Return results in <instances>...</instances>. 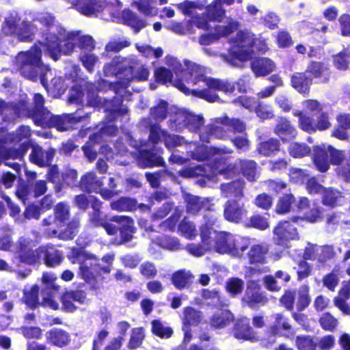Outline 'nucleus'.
I'll use <instances>...</instances> for the list:
<instances>
[{
  "mask_svg": "<svg viewBox=\"0 0 350 350\" xmlns=\"http://www.w3.org/2000/svg\"><path fill=\"white\" fill-rule=\"evenodd\" d=\"M45 336L46 341L49 344L57 347L66 346L70 340V335L68 332L57 328L48 331Z\"/></svg>",
  "mask_w": 350,
  "mask_h": 350,
  "instance_id": "23",
  "label": "nucleus"
},
{
  "mask_svg": "<svg viewBox=\"0 0 350 350\" xmlns=\"http://www.w3.org/2000/svg\"><path fill=\"white\" fill-rule=\"evenodd\" d=\"M317 252L319 255L318 261L319 262H326L332 258L335 254L333 247L329 245L319 246V248H317Z\"/></svg>",
  "mask_w": 350,
  "mask_h": 350,
  "instance_id": "63",
  "label": "nucleus"
},
{
  "mask_svg": "<svg viewBox=\"0 0 350 350\" xmlns=\"http://www.w3.org/2000/svg\"><path fill=\"white\" fill-rule=\"evenodd\" d=\"M251 68L256 76H265L275 68L274 63L267 58H259L254 60Z\"/></svg>",
  "mask_w": 350,
  "mask_h": 350,
  "instance_id": "27",
  "label": "nucleus"
},
{
  "mask_svg": "<svg viewBox=\"0 0 350 350\" xmlns=\"http://www.w3.org/2000/svg\"><path fill=\"white\" fill-rule=\"evenodd\" d=\"M111 207L113 210L117 211H129L135 210L137 205L136 201L133 199L121 198L118 200L111 202Z\"/></svg>",
  "mask_w": 350,
  "mask_h": 350,
  "instance_id": "40",
  "label": "nucleus"
},
{
  "mask_svg": "<svg viewBox=\"0 0 350 350\" xmlns=\"http://www.w3.org/2000/svg\"><path fill=\"white\" fill-rule=\"evenodd\" d=\"M208 231L213 243V250L218 253L240 257L249 247L250 242L246 238L226 232H217L211 226Z\"/></svg>",
  "mask_w": 350,
  "mask_h": 350,
  "instance_id": "6",
  "label": "nucleus"
},
{
  "mask_svg": "<svg viewBox=\"0 0 350 350\" xmlns=\"http://www.w3.org/2000/svg\"><path fill=\"white\" fill-rule=\"evenodd\" d=\"M55 154V152L52 149L44 150L38 146L32 147L30 154L31 161L39 166H45L50 164Z\"/></svg>",
  "mask_w": 350,
  "mask_h": 350,
  "instance_id": "21",
  "label": "nucleus"
},
{
  "mask_svg": "<svg viewBox=\"0 0 350 350\" xmlns=\"http://www.w3.org/2000/svg\"><path fill=\"white\" fill-rule=\"evenodd\" d=\"M338 282V274L334 271L325 275L323 278V285L332 291H334Z\"/></svg>",
  "mask_w": 350,
  "mask_h": 350,
  "instance_id": "64",
  "label": "nucleus"
},
{
  "mask_svg": "<svg viewBox=\"0 0 350 350\" xmlns=\"http://www.w3.org/2000/svg\"><path fill=\"white\" fill-rule=\"evenodd\" d=\"M54 211V217L49 216L42 221L44 226L49 227L46 233L50 236L56 235L57 228L62 226L68 219L70 215L68 206L62 202L57 204Z\"/></svg>",
  "mask_w": 350,
  "mask_h": 350,
  "instance_id": "12",
  "label": "nucleus"
},
{
  "mask_svg": "<svg viewBox=\"0 0 350 350\" xmlns=\"http://www.w3.org/2000/svg\"><path fill=\"white\" fill-rule=\"evenodd\" d=\"M39 286L33 285L29 291L24 293V301L31 308H35L38 305Z\"/></svg>",
  "mask_w": 350,
  "mask_h": 350,
  "instance_id": "52",
  "label": "nucleus"
},
{
  "mask_svg": "<svg viewBox=\"0 0 350 350\" xmlns=\"http://www.w3.org/2000/svg\"><path fill=\"white\" fill-rule=\"evenodd\" d=\"M238 168H241L243 175L249 180H254L256 176V163L253 161H239L237 164L234 165H228L225 167V163L222 167L220 166H216L214 169V172H219V174H225L227 172L232 171L234 169L238 170Z\"/></svg>",
  "mask_w": 350,
  "mask_h": 350,
  "instance_id": "17",
  "label": "nucleus"
},
{
  "mask_svg": "<svg viewBox=\"0 0 350 350\" xmlns=\"http://www.w3.org/2000/svg\"><path fill=\"white\" fill-rule=\"evenodd\" d=\"M224 126L229 127V129L234 132L241 133L245 129V124L239 120H226L224 126H213L209 129L211 135L217 138H223L226 136L224 131Z\"/></svg>",
  "mask_w": 350,
  "mask_h": 350,
  "instance_id": "22",
  "label": "nucleus"
},
{
  "mask_svg": "<svg viewBox=\"0 0 350 350\" xmlns=\"http://www.w3.org/2000/svg\"><path fill=\"white\" fill-rule=\"evenodd\" d=\"M79 59L83 66L90 72H92L94 71V65L98 61V57L94 54L84 51L81 53Z\"/></svg>",
  "mask_w": 350,
  "mask_h": 350,
  "instance_id": "47",
  "label": "nucleus"
},
{
  "mask_svg": "<svg viewBox=\"0 0 350 350\" xmlns=\"http://www.w3.org/2000/svg\"><path fill=\"white\" fill-rule=\"evenodd\" d=\"M319 323L323 329L327 331H333L338 325V320L330 313H325L319 319Z\"/></svg>",
  "mask_w": 350,
  "mask_h": 350,
  "instance_id": "56",
  "label": "nucleus"
},
{
  "mask_svg": "<svg viewBox=\"0 0 350 350\" xmlns=\"http://www.w3.org/2000/svg\"><path fill=\"white\" fill-rule=\"evenodd\" d=\"M167 103L161 100L157 106L151 109L150 116L156 121H162L166 117Z\"/></svg>",
  "mask_w": 350,
  "mask_h": 350,
  "instance_id": "49",
  "label": "nucleus"
},
{
  "mask_svg": "<svg viewBox=\"0 0 350 350\" xmlns=\"http://www.w3.org/2000/svg\"><path fill=\"white\" fill-rule=\"evenodd\" d=\"M258 286V284L254 280H250L247 282L243 301L250 307H254L258 304H264L267 302V298L256 290Z\"/></svg>",
  "mask_w": 350,
  "mask_h": 350,
  "instance_id": "20",
  "label": "nucleus"
},
{
  "mask_svg": "<svg viewBox=\"0 0 350 350\" xmlns=\"http://www.w3.org/2000/svg\"><path fill=\"white\" fill-rule=\"evenodd\" d=\"M144 338V333L142 328H135L132 331L130 340L128 344L129 349H135L139 347Z\"/></svg>",
  "mask_w": 350,
  "mask_h": 350,
  "instance_id": "60",
  "label": "nucleus"
},
{
  "mask_svg": "<svg viewBox=\"0 0 350 350\" xmlns=\"http://www.w3.org/2000/svg\"><path fill=\"white\" fill-rule=\"evenodd\" d=\"M267 252L268 247L265 245H253L248 252L250 262L251 263H265Z\"/></svg>",
  "mask_w": 350,
  "mask_h": 350,
  "instance_id": "30",
  "label": "nucleus"
},
{
  "mask_svg": "<svg viewBox=\"0 0 350 350\" xmlns=\"http://www.w3.org/2000/svg\"><path fill=\"white\" fill-rule=\"evenodd\" d=\"M150 139L154 144L161 139L163 140L166 147L169 149L182 144L184 141L183 138L179 136L167 134L157 125L150 126Z\"/></svg>",
  "mask_w": 350,
  "mask_h": 350,
  "instance_id": "15",
  "label": "nucleus"
},
{
  "mask_svg": "<svg viewBox=\"0 0 350 350\" xmlns=\"http://www.w3.org/2000/svg\"><path fill=\"white\" fill-rule=\"evenodd\" d=\"M244 282L238 278H232L226 282V290L232 295L240 294L243 288Z\"/></svg>",
  "mask_w": 350,
  "mask_h": 350,
  "instance_id": "55",
  "label": "nucleus"
},
{
  "mask_svg": "<svg viewBox=\"0 0 350 350\" xmlns=\"http://www.w3.org/2000/svg\"><path fill=\"white\" fill-rule=\"evenodd\" d=\"M187 211L191 213H196L200 211L202 206V202L197 196L187 195L185 197Z\"/></svg>",
  "mask_w": 350,
  "mask_h": 350,
  "instance_id": "62",
  "label": "nucleus"
},
{
  "mask_svg": "<svg viewBox=\"0 0 350 350\" xmlns=\"http://www.w3.org/2000/svg\"><path fill=\"white\" fill-rule=\"evenodd\" d=\"M350 53L343 51L333 57L334 66L339 70H347L349 66Z\"/></svg>",
  "mask_w": 350,
  "mask_h": 350,
  "instance_id": "50",
  "label": "nucleus"
},
{
  "mask_svg": "<svg viewBox=\"0 0 350 350\" xmlns=\"http://www.w3.org/2000/svg\"><path fill=\"white\" fill-rule=\"evenodd\" d=\"M243 182L240 180L222 184L221 186V193L225 198L230 197H242L243 196Z\"/></svg>",
  "mask_w": 350,
  "mask_h": 350,
  "instance_id": "29",
  "label": "nucleus"
},
{
  "mask_svg": "<svg viewBox=\"0 0 350 350\" xmlns=\"http://www.w3.org/2000/svg\"><path fill=\"white\" fill-rule=\"evenodd\" d=\"M42 115H36L35 123L43 127H55L59 131H66L73 128V126L81 120L80 116L73 114H65L62 116H53L48 110H44Z\"/></svg>",
  "mask_w": 350,
  "mask_h": 350,
  "instance_id": "9",
  "label": "nucleus"
},
{
  "mask_svg": "<svg viewBox=\"0 0 350 350\" xmlns=\"http://www.w3.org/2000/svg\"><path fill=\"white\" fill-rule=\"evenodd\" d=\"M81 187L88 191L98 192L102 186V183L97 180L94 173H88L81 180Z\"/></svg>",
  "mask_w": 350,
  "mask_h": 350,
  "instance_id": "37",
  "label": "nucleus"
},
{
  "mask_svg": "<svg viewBox=\"0 0 350 350\" xmlns=\"http://www.w3.org/2000/svg\"><path fill=\"white\" fill-rule=\"evenodd\" d=\"M166 64L172 68L177 77L180 73L182 78H184L188 85L202 82L211 89L217 90L226 93L232 92L235 89L234 85L227 81L204 76L202 69L194 63L186 61L184 66H183L176 58L167 56L166 57Z\"/></svg>",
  "mask_w": 350,
  "mask_h": 350,
  "instance_id": "3",
  "label": "nucleus"
},
{
  "mask_svg": "<svg viewBox=\"0 0 350 350\" xmlns=\"http://www.w3.org/2000/svg\"><path fill=\"white\" fill-rule=\"evenodd\" d=\"M232 150L230 149L224 150V149H217L215 148H208L207 146H199L196 148L195 151L193 152V158L198 161H204L208 158L213 157V161L215 162L213 166L208 165V170H205L203 166L199 165L198 166L195 174L196 175H201L207 177H211V174H209V171H212L213 175H216L219 174V172H214V169L216 166L223 167L224 163H221V161L224 159H226V154L232 153Z\"/></svg>",
  "mask_w": 350,
  "mask_h": 350,
  "instance_id": "7",
  "label": "nucleus"
},
{
  "mask_svg": "<svg viewBox=\"0 0 350 350\" xmlns=\"http://www.w3.org/2000/svg\"><path fill=\"white\" fill-rule=\"evenodd\" d=\"M122 18L124 22L137 32L146 26V23L139 19L135 14L130 10H124L122 12Z\"/></svg>",
  "mask_w": 350,
  "mask_h": 350,
  "instance_id": "42",
  "label": "nucleus"
},
{
  "mask_svg": "<svg viewBox=\"0 0 350 350\" xmlns=\"http://www.w3.org/2000/svg\"><path fill=\"white\" fill-rule=\"evenodd\" d=\"M31 135V130L29 126H23L15 132L9 134V139L13 142H20L23 139H28Z\"/></svg>",
  "mask_w": 350,
  "mask_h": 350,
  "instance_id": "58",
  "label": "nucleus"
},
{
  "mask_svg": "<svg viewBox=\"0 0 350 350\" xmlns=\"http://www.w3.org/2000/svg\"><path fill=\"white\" fill-rule=\"evenodd\" d=\"M110 221L118 223L120 225V234L123 242H126L132 239L134 232L133 220L127 216H113Z\"/></svg>",
  "mask_w": 350,
  "mask_h": 350,
  "instance_id": "24",
  "label": "nucleus"
},
{
  "mask_svg": "<svg viewBox=\"0 0 350 350\" xmlns=\"http://www.w3.org/2000/svg\"><path fill=\"white\" fill-rule=\"evenodd\" d=\"M163 160L161 157L157 155L152 152L143 150L140 152L139 165L142 167H151L154 165H161Z\"/></svg>",
  "mask_w": 350,
  "mask_h": 350,
  "instance_id": "33",
  "label": "nucleus"
},
{
  "mask_svg": "<svg viewBox=\"0 0 350 350\" xmlns=\"http://www.w3.org/2000/svg\"><path fill=\"white\" fill-rule=\"evenodd\" d=\"M297 237L296 228L288 221L280 222L274 230V239L278 244H284L285 242L296 239Z\"/></svg>",
  "mask_w": 350,
  "mask_h": 350,
  "instance_id": "18",
  "label": "nucleus"
},
{
  "mask_svg": "<svg viewBox=\"0 0 350 350\" xmlns=\"http://www.w3.org/2000/svg\"><path fill=\"white\" fill-rule=\"evenodd\" d=\"M279 148V142L277 139H270L269 141L261 143L258 148L260 154L269 156L278 150Z\"/></svg>",
  "mask_w": 350,
  "mask_h": 350,
  "instance_id": "57",
  "label": "nucleus"
},
{
  "mask_svg": "<svg viewBox=\"0 0 350 350\" xmlns=\"http://www.w3.org/2000/svg\"><path fill=\"white\" fill-rule=\"evenodd\" d=\"M314 152V165L321 172L327 171L330 163L339 165L345 158L342 151L325 144L315 146Z\"/></svg>",
  "mask_w": 350,
  "mask_h": 350,
  "instance_id": "10",
  "label": "nucleus"
},
{
  "mask_svg": "<svg viewBox=\"0 0 350 350\" xmlns=\"http://www.w3.org/2000/svg\"><path fill=\"white\" fill-rule=\"evenodd\" d=\"M294 197L291 194L282 196L276 206V212L280 214L286 213L290 211L291 205L294 202Z\"/></svg>",
  "mask_w": 350,
  "mask_h": 350,
  "instance_id": "59",
  "label": "nucleus"
},
{
  "mask_svg": "<svg viewBox=\"0 0 350 350\" xmlns=\"http://www.w3.org/2000/svg\"><path fill=\"white\" fill-rule=\"evenodd\" d=\"M44 258L45 263L48 266L54 267L60 264L62 255L59 251L53 247L44 248Z\"/></svg>",
  "mask_w": 350,
  "mask_h": 350,
  "instance_id": "44",
  "label": "nucleus"
},
{
  "mask_svg": "<svg viewBox=\"0 0 350 350\" xmlns=\"http://www.w3.org/2000/svg\"><path fill=\"white\" fill-rule=\"evenodd\" d=\"M44 38L39 43V45L36 44L29 51L19 53L16 58V65L21 75L31 80H36L39 75L44 86L46 85V76L49 72V69L41 62L40 47H44L46 51L50 54L44 44ZM49 55L51 56V55Z\"/></svg>",
  "mask_w": 350,
  "mask_h": 350,
  "instance_id": "4",
  "label": "nucleus"
},
{
  "mask_svg": "<svg viewBox=\"0 0 350 350\" xmlns=\"http://www.w3.org/2000/svg\"><path fill=\"white\" fill-rule=\"evenodd\" d=\"M234 335L238 339L254 341L256 340V334L248 322L241 320L236 324Z\"/></svg>",
  "mask_w": 350,
  "mask_h": 350,
  "instance_id": "28",
  "label": "nucleus"
},
{
  "mask_svg": "<svg viewBox=\"0 0 350 350\" xmlns=\"http://www.w3.org/2000/svg\"><path fill=\"white\" fill-rule=\"evenodd\" d=\"M135 3L138 10L146 15H153L157 13L156 3L153 0H138Z\"/></svg>",
  "mask_w": 350,
  "mask_h": 350,
  "instance_id": "54",
  "label": "nucleus"
},
{
  "mask_svg": "<svg viewBox=\"0 0 350 350\" xmlns=\"http://www.w3.org/2000/svg\"><path fill=\"white\" fill-rule=\"evenodd\" d=\"M343 200V197L340 193L332 189H324L323 202L325 205L334 207Z\"/></svg>",
  "mask_w": 350,
  "mask_h": 350,
  "instance_id": "41",
  "label": "nucleus"
},
{
  "mask_svg": "<svg viewBox=\"0 0 350 350\" xmlns=\"http://www.w3.org/2000/svg\"><path fill=\"white\" fill-rule=\"evenodd\" d=\"M234 319V315L228 310L216 311L210 319L211 325L215 328H223Z\"/></svg>",
  "mask_w": 350,
  "mask_h": 350,
  "instance_id": "26",
  "label": "nucleus"
},
{
  "mask_svg": "<svg viewBox=\"0 0 350 350\" xmlns=\"http://www.w3.org/2000/svg\"><path fill=\"white\" fill-rule=\"evenodd\" d=\"M224 215L228 221L239 223L246 217L247 211L243 204H240L234 200H229L225 204Z\"/></svg>",
  "mask_w": 350,
  "mask_h": 350,
  "instance_id": "19",
  "label": "nucleus"
},
{
  "mask_svg": "<svg viewBox=\"0 0 350 350\" xmlns=\"http://www.w3.org/2000/svg\"><path fill=\"white\" fill-rule=\"evenodd\" d=\"M193 278V276L190 271H178L173 274L172 282L177 288L182 289L189 285Z\"/></svg>",
  "mask_w": 350,
  "mask_h": 350,
  "instance_id": "35",
  "label": "nucleus"
},
{
  "mask_svg": "<svg viewBox=\"0 0 350 350\" xmlns=\"http://www.w3.org/2000/svg\"><path fill=\"white\" fill-rule=\"evenodd\" d=\"M310 303L309 286L308 285H303L298 291L297 308L299 310H302L308 307Z\"/></svg>",
  "mask_w": 350,
  "mask_h": 350,
  "instance_id": "48",
  "label": "nucleus"
},
{
  "mask_svg": "<svg viewBox=\"0 0 350 350\" xmlns=\"http://www.w3.org/2000/svg\"><path fill=\"white\" fill-rule=\"evenodd\" d=\"M276 133L283 141H288L294 138L296 135L295 129L286 120H281L275 128Z\"/></svg>",
  "mask_w": 350,
  "mask_h": 350,
  "instance_id": "34",
  "label": "nucleus"
},
{
  "mask_svg": "<svg viewBox=\"0 0 350 350\" xmlns=\"http://www.w3.org/2000/svg\"><path fill=\"white\" fill-rule=\"evenodd\" d=\"M213 216L210 215L206 224H204L201 228V244L191 243L187 245L186 250L191 255L199 257L203 256L206 252L213 250V243L211 241V238L209 237L208 225H213L215 220L213 219Z\"/></svg>",
  "mask_w": 350,
  "mask_h": 350,
  "instance_id": "13",
  "label": "nucleus"
},
{
  "mask_svg": "<svg viewBox=\"0 0 350 350\" xmlns=\"http://www.w3.org/2000/svg\"><path fill=\"white\" fill-rule=\"evenodd\" d=\"M152 332L161 338H169L173 334V329L163 323L160 320H154L151 323Z\"/></svg>",
  "mask_w": 350,
  "mask_h": 350,
  "instance_id": "39",
  "label": "nucleus"
},
{
  "mask_svg": "<svg viewBox=\"0 0 350 350\" xmlns=\"http://www.w3.org/2000/svg\"><path fill=\"white\" fill-rule=\"evenodd\" d=\"M38 27L33 22L23 21L18 26L16 35L22 41H29L32 40L35 33L38 31Z\"/></svg>",
  "mask_w": 350,
  "mask_h": 350,
  "instance_id": "31",
  "label": "nucleus"
},
{
  "mask_svg": "<svg viewBox=\"0 0 350 350\" xmlns=\"http://www.w3.org/2000/svg\"><path fill=\"white\" fill-rule=\"evenodd\" d=\"M178 231L183 237L188 239H194L198 234L196 226L185 219L179 224Z\"/></svg>",
  "mask_w": 350,
  "mask_h": 350,
  "instance_id": "45",
  "label": "nucleus"
},
{
  "mask_svg": "<svg viewBox=\"0 0 350 350\" xmlns=\"http://www.w3.org/2000/svg\"><path fill=\"white\" fill-rule=\"evenodd\" d=\"M187 120H195L196 124H200V118L195 114L185 109H178L174 112L169 121V126L175 131H181L187 127Z\"/></svg>",
  "mask_w": 350,
  "mask_h": 350,
  "instance_id": "16",
  "label": "nucleus"
},
{
  "mask_svg": "<svg viewBox=\"0 0 350 350\" xmlns=\"http://www.w3.org/2000/svg\"><path fill=\"white\" fill-rule=\"evenodd\" d=\"M202 319V315L200 312L190 307H187L184 310V320L186 323L196 325L200 323Z\"/></svg>",
  "mask_w": 350,
  "mask_h": 350,
  "instance_id": "51",
  "label": "nucleus"
},
{
  "mask_svg": "<svg viewBox=\"0 0 350 350\" xmlns=\"http://www.w3.org/2000/svg\"><path fill=\"white\" fill-rule=\"evenodd\" d=\"M292 85L299 92L306 94L309 92V86L312 80L306 77L304 73L297 72L293 75Z\"/></svg>",
  "mask_w": 350,
  "mask_h": 350,
  "instance_id": "32",
  "label": "nucleus"
},
{
  "mask_svg": "<svg viewBox=\"0 0 350 350\" xmlns=\"http://www.w3.org/2000/svg\"><path fill=\"white\" fill-rule=\"evenodd\" d=\"M296 345L299 350H314L317 342L309 336H297Z\"/></svg>",
  "mask_w": 350,
  "mask_h": 350,
  "instance_id": "61",
  "label": "nucleus"
},
{
  "mask_svg": "<svg viewBox=\"0 0 350 350\" xmlns=\"http://www.w3.org/2000/svg\"><path fill=\"white\" fill-rule=\"evenodd\" d=\"M25 107V104H22L20 107H16L12 103H5L3 100H0V113L7 120H12L16 117L24 115Z\"/></svg>",
  "mask_w": 350,
  "mask_h": 350,
  "instance_id": "25",
  "label": "nucleus"
},
{
  "mask_svg": "<svg viewBox=\"0 0 350 350\" xmlns=\"http://www.w3.org/2000/svg\"><path fill=\"white\" fill-rule=\"evenodd\" d=\"M154 75L157 81H159L163 84H167L169 83L187 95L191 94L198 97L204 98L209 102H215L219 99V97L217 95L212 94L208 90H190L189 88L187 87L186 85L182 82V79L178 78L173 79L172 72L165 67L157 68L154 71Z\"/></svg>",
  "mask_w": 350,
  "mask_h": 350,
  "instance_id": "8",
  "label": "nucleus"
},
{
  "mask_svg": "<svg viewBox=\"0 0 350 350\" xmlns=\"http://www.w3.org/2000/svg\"><path fill=\"white\" fill-rule=\"evenodd\" d=\"M291 155L294 157H302L308 155L310 152V149L304 144L293 142L291 144L289 148Z\"/></svg>",
  "mask_w": 350,
  "mask_h": 350,
  "instance_id": "53",
  "label": "nucleus"
},
{
  "mask_svg": "<svg viewBox=\"0 0 350 350\" xmlns=\"http://www.w3.org/2000/svg\"><path fill=\"white\" fill-rule=\"evenodd\" d=\"M229 42L231 46L228 54H221V57L230 66L237 68H243L245 62L252 57L253 46L260 51L267 49L265 40L255 38L254 34L247 29L239 31Z\"/></svg>",
  "mask_w": 350,
  "mask_h": 350,
  "instance_id": "2",
  "label": "nucleus"
},
{
  "mask_svg": "<svg viewBox=\"0 0 350 350\" xmlns=\"http://www.w3.org/2000/svg\"><path fill=\"white\" fill-rule=\"evenodd\" d=\"M21 18L18 13H11L5 18L2 26V31L6 35L16 34L18 29Z\"/></svg>",
  "mask_w": 350,
  "mask_h": 350,
  "instance_id": "36",
  "label": "nucleus"
},
{
  "mask_svg": "<svg viewBox=\"0 0 350 350\" xmlns=\"http://www.w3.org/2000/svg\"><path fill=\"white\" fill-rule=\"evenodd\" d=\"M68 257L72 263L80 265V273L85 280H89L94 277V272L97 270V265H93L92 262L94 258V255L88 254L83 251L74 250Z\"/></svg>",
  "mask_w": 350,
  "mask_h": 350,
  "instance_id": "11",
  "label": "nucleus"
},
{
  "mask_svg": "<svg viewBox=\"0 0 350 350\" xmlns=\"http://www.w3.org/2000/svg\"><path fill=\"white\" fill-rule=\"evenodd\" d=\"M294 115L299 117V126L302 130L308 133L314 132L315 121L312 117L300 111H295Z\"/></svg>",
  "mask_w": 350,
  "mask_h": 350,
  "instance_id": "43",
  "label": "nucleus"
},
{
  "mask_svg": "<svg viewBox=\"0 0 350 350\" xmlns=\"http://www.w3.org/2000/svg\"><path fill=\"white\" fill-rule=\"evenodd\" d=\"M31 242L25 239H21L18 243L17 252L21 261L28 265L40 262L44 257V247L31 250Z\"/></svg>",
  "mask_w": 350,
  "mask_h": 350,
  "instance_id": "14",
  "label": "nucleus"
},
{
  "mask_svg": "<svg viewBox=\"0 0 350 350\" xmlns=\"http://www.w3.org/2000/svg\"><path fill=\"white\" fill-rule=\"evenodd\" d=\"M129 64V59L116 57L110 64L105 66L103 71L106 76H117L120 80L119 85L122 88H126L133 80H147L149 75L147 68L137 63L131 66Z\"/></svg>",
  "mask_w": 350,
  "mask_h": 350,
  "instance_id": "5",
  "label": "nucleus"
},
{
  "mask_svg": "<svg viewBox=\"0 0 350 350\" xmlns=\"http://www.w3.org/2000/svg\"><path fill=\"white\" fill-rule=\"evenodd\" d=\"M221 6L222 0H216L213 5L208 7L207 10V17L210 20L220 21L225 14Z\"/></svg>",
  "mask_w": 350,
  "mask_h": 350,
  "instance_id": "46",
  "label": "nucleus"
},
{
  "mask_svg": "<svg viewBox=\"0 0 350 350\" xmlns=\"http://www.w3.org/2000/svg\"><path fill=\"white\" fill-rule=\"evenodd\" d=\"M239 27V23L238 21L233 19H229L227 23L224 25H217L215 27V31L219 39L232 33L238 29Z\"/></svg>",
  "mask_w": 350,
  "mask_h": 350,
  "instance_id": "38",
  "label": "nucleus"
},
{
  "mask_svg": "<svg viewBox=\"0 0 350 350\" xmlns=\"http://www.w3.org/2000/svg\"><path fill=\"white\" fill-rule=\"evenodd\" d=\"M77 43L79 46L86 51L94 49V42L90 36H81L79 33H67L52 27L46 33L44 44L54 59H57L60 54H70Z\"/></svg>",
  "mask_w": 350,
  "mask_h": 350,
  "instance_id": "1",
  "label": "nucleus"
}]
</instances>
